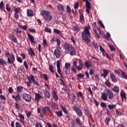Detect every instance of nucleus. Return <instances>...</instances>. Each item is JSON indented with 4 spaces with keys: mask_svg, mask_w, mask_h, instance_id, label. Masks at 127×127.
Instances as JSON below:
<instances>
[{
    "mask_svg": "<svg viewBox=\"0 0 127 127\" xmlns=\"http://www.w3.org/2000/svg\"><path fill=\"white\" fill-rule=\"evenodd\" d=\"M90 29L91 27L90 26H85L84 27V30L81 32L82 40L87 43L91 42V40H90V37H91Z\"/></svg>",
    "mask_w": 127,
    "mask_h": 127,
    "instance_id": "nucleus-1",
    "label": "nucleus"
},
{
    "mask_svg": "<svg viewBox=\"0 0 127 127\" xmlns=\"http://www.w3.org/2000/svg\"><path fill=\"white\" fill-rule=\"evenodd\" d=\"M64 48L67 53H68L71 56L76 55V49L70 44L65 43L64 44Z\"/></svg>",
    "mask_w": 127,
    "mask_h": 127,
    "instance_id": "nucleus-2",
    "label": "nucleus"
},
{
    "mask_svg": "<svg viewBox=\"0 0 127 127\" xmlns=\"http://www.w3.org/2000/svg\"><path fill=\"white\" fill-rule=\"evenodd\" d=\"M51 13L50 12L45 10H42L41 12V14L43 16L45 21H51L52 20V15Z\"/></svg>",
    "mask_w": 127,
    "mask_h": 127,
    "instance_id": "nucleus-3",
    "label": "nucleus"
},
{
    "mask_svg": "<svg viewBox=\"0 0 127 127\" xmlns=\"http://www.w3.org/2000/svg\"><path fill=\"white\" fill-rule=\"evenodd\" d=\"M5 57H6V58H7V61L8 64H13V65H14V61H15V58L13 54L11 53V58H9V56H10V54H9V53L8 52L5 53Z\"/></svg>",
    "mask_w": 127,
    "mask_h": 127,
    "instance_id": "nucleus-4",
    "label": "nucleus"
},
{
    "mask_svg": "<svg viewBox=\"0 0 127 127\" xmlns=\"http://www.w3.org/2000/svg\"><path fill=\"white\" fill-rule=\"evenodd\" d=\"M22 98L27 103H29V102H31L32 97L27 93H24L22 94Z\"/></svg>",
    "mask_w": 127,
    "mask_h": 127,
    "instance_id": "nucleus-5",
    "label": "nucleus"
},
{
    "mask_svg": "<svg viewBox=\"0 0 127 127\" xmlns=\"http://www.w3.org/2000/svg\"><path fill=\"white\" fill-rule=\"evenodd\" d=\"M72 109L78 117H81L83 116V112H82V110H81L79 108L77 107V106H73Z\"/></svg>",
    "mask_w": 127,
    "mask_h": 127,
    "instance_id": "nucleus-6",
    "label": "nucleus"
},
{
    "mask_svg": "<svg viewBox=\"0 0 127 127\" xmlns=\"http://www.w3.org/2000/svg\"><path fill=\"white\" fill-rule=\"evenodd\" d=\"M106 94L109 100H113L114 99V93H113L112 90L107 89L106 91Z\"/></svg>",
    "mask_w": 127,
    "mask_h": 127,
    "instance_id": "nucleus-7",
    "label": "nucleus"
},
{
    "mask_svg": "<svg viewBox=\"0 0 127 127\" xmlns=\"http://www.w3.org/2000/svg\"><path fill=\"white\" fill-rule=\"evenodd\" d=\"M83 1H85V4L86 6V11L87 14L90 13L89 10H91V5H90V2L88 0H82Z\"/></svg>",
    "mask_w": 127,
    "mask_h": 127,
    "instance_id": "nucleus-8",
    "label": "nucleus"
},
{
    "mask_svg": "<svg viewBox=\"0 0 127 127\" xmlns=\"http://www.w3.org/2000/svg\"><path fill=\"white\" fill-rule=\"evenodd\" d=\"M57 8L58 11L60 12V14H63V12L64 11V9H65V6L62 4H58L57 5Z\"/></svg>",
    "mask_w": 127,
    "mask_h": 127,
    "instance_id": "nucleus-9",
    "label": "nucleus"
},
{
    "mask_svg": "<svg viewBox=\"0 0 127 127\" xmlns=\"http://www.w3.org/2000/svg\"><path fill=\"white\" fill-rule=\"evenodd\" d=\"M8 38L11 41L14 42V43H17V39H16V37L14 36L13 34H9L8 35Z\"/></svg>",
    "mask_w": 127,
    "mask_h": 127,
    "instance_id": "nucleus-10",
    "label": "nucleus"
},
{
    "mask_svg": "<svg viewBox=\"0 0 127 127\" xmlns=\"http://www.w3.org/2000/svg\"><path fill=\"white\" fill-rule=\"evenodd\" d=\"M30 80L32 81V83H33L34 85H36V86H40L39 83L36 81V80L34 78V76H33V75H31L30 76Z\"/></svg>",
    "mask_w": 127,
    "mask_h": 127,
    "instance_id": "nucleus-11",
    "label": "nucleus"
},
{
    "mask_svg": "<svg viewBox=\"0 0 127 127\" xmlns=\"http://www.w3.org/2000/svg\"><path fill=\"white\" fill-rule=\"evenodd\" d=\"M54 55H55L56 58H60V55H61V52H60V50L56 49L54 51Z\"/></svg>",
    "mask_w": 127,
    "mask_h": 127,
    "instance_id": "nucleus-12",
    "label": "nucleus"
},
{
    "mask_svg": "<svg viewBox=\"0 0 127 127\" xmlns=\"http://www.w3.org/2000/svg\"><path fill=\"white\" fill-rule=\"evenodd\" d=\"M47 112H49L50 114H52V111H51L50 108L48 107H45L42 109V113H43L44 115H46Z\"/></svg>",
    "mask_w": 127,
    "mask_h": 127,
    "instance_id": "nucleus-13",
    "label": "nucleus"
},
{
    "mask_svg": "<svg viewBox=\"0 0 127 127\" xmlns=\"http://www.w3.org/2000/svg\"><path fill=\"white\" fill-rule=\"evenodd\" d=\"M120 96L122 98V101L124 102V101H126L127 100V94L126 92L124 91H122L121 92Z\"/></svg>",
    "mask_w": 127,
    "mask_h": 127,
    "instance_id": "nucleus-14",
    "label": "nucleus"
},
{
    "mask_svg": "<svg viewBox=\"0 0 127 127\" xmlns=\"http://www.w3.org/2000/svg\"><path fill=\"white\" fill-rule=\"evenodd\" d=\"M110 78L112 80V82H114V83H116V82L118 81L117 78H116V75H115L113 72L110 73Z\"/></svg>",
    "mask_w": 127,
    "mask_h": 127,
    "instance_id": "nucleus-15",
    "label": "nucleus"
},
{
    "mask_svg": "<svg viewBox=\"0 0 127 127\" xmlns=\"http://www.w3.org/2000/svg\"><path fill=\"white\" fill-rule=\"evenodd\" d=\"M12 99H14L15 102H18V101H20L21 98L20 95H19V93H18L16 96H14V95H12Z\"/></svg>",
    "mask_w": 127,
    "mask_h": 127,
    "instance_id": "nucleus-16",
    "label": "nucleus"
},
{
    "mask_svg": "<svg viewBox=\"0 0 127 127\" xmlns=\"http://www.w3.org/2000/svg\"><path fill=\"white\" fill-rule=\"evenodd\" d=\"M28 37L30 40V41L32 43H35V39L34 38V37L31 35H30L29 33H27Z\"/></svg>",
    "mask_w": 127,
    "mask_h": 127,
    "instance_id": "nucleus-17",
    "label": "nucleus"
},
{
    "mask_svg": "<svg viewBox=\"0 0 127 127\" xmlns=\"http://www.w3.org/2000/svg\"><path fill=\"white\" fill-rule=\"evenodd\" d=\"M103 73L101 74V77H104V78H107V76H108V74H109V70H107L106 69H104L103 70Z\"/></svg>",
    "mask_w": 127,
    "mask_h": 127,
    "instance_id": "nucleus-18",
    "label": "nucleus"
},
{
    "mask_svg": "<svg viewBox=\"0 0 127 127\" xmlns=\"http://www.w3.org/2000/svg\"><path fill=\"white\" fill-rule=\"evenodd\" d=\"M76 95L77 97V98H81V100H84L85 99V97H84V96H83V93L81 91H78L76 93Z\"/></svg>",
    "mask_w": 127,
    "mask_h": 127,
    "instance_id": "nucleus-19",
    "label": "nucleus"
},
{
    "mask_svg": "<svg viewBox=\"0 0 127 127\" xmlns=\"http://www.w3.org/2000/svg\"><path fill=\"white\" fill-rule=\"evenodd\" d=\"M84 66L86 68H90L92 66V63L90 61H86L84 63Z\"/></svg>",
    "mask_w": 127,
    "mask_h": 127,
    "instance_id": "nucleus-20",
    "label": "nucleus"
},
{
    "mask_svg": "<svg viewBox=\"0 0 127 127\" xmlns=\"http://www.w3.org/2000/svg\"><path fill=\"white\" fill-rule=\"evenodd\" d=\"M57 71L59 74H61V69L60 68V61H57Z\"/></svg>",
    "mask_w": 127,
    "mask_h": 127,
    "instance_id": "nucleus-21",
    "label": "nucleus"
},
{
    "mask_svg": "<svg viewBox=\"0 0 127 127\" xmlns=\"http://www.w3.org/2000/svg\"><path fill=\"white\" fill-rule=\"evenodd\" d=\"M112 91L118 94H119V92H120V87L119 86H114L112 88Z\"/></svg>",
    "mask_w": 127,
    "mask_h": 127,
    "instance_id": "nucleus-22",
    "label": "nucleus"
},
{
    "mask_svg": "<svg viewBox=\"0 0 127 127\" xmlns=\"http://www.w3.org/2000/svg\"><path fill=\"white\" fill-rule=\"evenodd\" d=\"M84 112H85L86 115L87 116V118L91 119L92 118V114H91V112L88 109H84Z\"/></svg>",
    "mask_w": 127,
    "mask_h": 127,
    "instance_id": "nucleus-23",
    "label": "nucleus"
},
{
    "mask_svg": "<svg viewBox=\"0 0 127 127\" xmlns=\"http://www.w3.org/2000/svg\"><path fill=\"white\" fill-rule=\"evenodd\" d=\"M53 98L55 99V101H58V95H57V93H56V91L54 90L53 92Z\"/></svg>",
    "mask_w": 127,
    "mask_h": 127,
    "instance_id": "nucleus-24",
    "label": "nucleus"
},
{
    "mask_svg": "<svg viewBox=\"0 0 127 127\" xmlns=\"http://www.w3.org/2000/svg\"><path fill=\"white\" fill-rule=\"evenodd\" d=\"M0 9L5 12V8L4 7V4L3 3V1H1L0 2Z\"/></svg>",
    "mask_w": 127,
    "mask_h": 127,
    "instance_id": "nucleus-25",
    "label": "nucleus"
},
{
    "mask_svg": "<svg viewBox=\"0 0 127 127\" xmlns=\"http://www.w3.org/2000/svg\"><path fill=\"white\" fill-rule=\"evenodd\" d=\"M35 101H37L38 102V101H39V100H40L41 99H42V97L41 96V95H40V94H39V93H35Z\"/></svg>",
    "mask_w": 127,
    "mask_h": 127,
    "instance_id": "nucleus-26",
    "label": "nucleus"
},
{
    "mask_svg": "<svg viewBox=\"0 0 127 127\" xmlns=\"http://www.w3.org/2000/svg\"><path fill=\"white\" fill-rule=\"evenodd\" d=\"M44 94L45 98H47V99H50V92H49L48 90H45Z\"/></svg>",
    "mask_w": 127,
    "mask_h": 127,
    "instance_id": "nucleus-27",
    "label": "nucleus"
},
{
    "mask_svg": "<svg viewBox=\"0 0 127 127\" xmlns=\"http://www.w3.org/2000/svg\"><path fill=\"white\" fill-rule=\"evenodd\" d=\"M0 65L2 66H5L7 65V63L3 59H0Z\"/></svg>",
    "mask_w": 127,
    "mask_h": 127,
    "instance_id": "nucleus-28",
    "label": "nucleus"
},
{
    "mask_svg": "<svg viewBox=\"0 0 127 127\" xmlns=\"http://www.w3.org/2000/svg\"><path fill=\"white\" fill-rule=\"evenodd\" d=\"M27 16L31 17V16H33V11L31 9H28L27 10Z\"/></svg>",
    "mask_w": 127,
    "mask_h": 127,
    "instance_id": "nucleus-29",
    "label": "nucleus"
},
{
    "mask_svg": "<svg viewBox=\"0 0 127 127\" xmlns=\"http://www.w3.org/2000/svg\"><path fill=\"white\" fill-rule=\"evenodd\" d=\"M17 89V92L18 93V94H19V93H21V92H22V90L24 89L23 86H18L16 87Z\"/></svg>",
    "mask_w": 127,
    "mask_h": 127,
    "instance_id": "nucleus-30",
    "label": "nucleus"
},
{
    "mask_svg": "<svg viewBox=\"0 0 127 127\" xmlns=\"http://www.w3.org/2000/svg\"><path fill=\"white\" fill-rule=\"evenodd\" d=\"M107 93H103L101 95V99L103 101H107L108 100V97H107Z\"/></svg>",
    "mask_w": 127,
    "mask_h": 127,
    "instance_id": "nucleus-31",
    "label": "nucleus"
},
{
    "mask_svg": "<svg viewBox=\"0 0 127 127\" xmlns=\"http://www.w3.org/2000/svg\"><path fill=\"white\" fill-rule=\"evenodd\" d=\"M27 78L29 81L27 82L26 83V84L27 85V87H28V88H29V87L31 86V83H32V82L31 81V79H30V76H28Z\"/></svg>",
    "mask_w": 127,
    "mask_h": 127,
    "instance_id": "nucleus-32",
    "label": "nucleus"
},
{
    "mask_svg": "<svg viewBox=\"0 0 127 127\" xmlns=\"http://www.w3.org/2000/svg\"><path fill=\"white\" fill-rule=\"evenodd\" d=\"M29 55L31 56V57H33V56H35V53L32 50V48H30V50H29Z\"/></svg>",
    "mask_w": 127,
    "mask_h": 127,
    "instance_id": "nucleus-33",
    "label": "nucleus"
},
{
    "mask_svg": "<svg viewBox=\"0 0 127 127\" xmlns=\"http://www.w3.org/2000/svg\"><path fill=\"white\" fill-rule=\"evenodd\" d=\"M75 124L77 125V126H82V123L81 122V120L80 118H77L75 119Z\"/></svg>",
    "mask_w": 127,
    "mask_h": 127,
    "instance_id": "nucleus-34",
    "label": "nucleus"
},
{
    "mask_svg": "<svg viewBox=\"0 0 127 127\" xmlns=\"http://www.w3.org/2000/svg\"><path fill=\"white\" fill-rule=\"evenodd\" d=\"M80 18H79V20L81 23L83 24L84 22H85V19L84 18V15L83 14H80Z\"/></svg>",
    "mask_w": 127,
    "mask_h": 127,
    "instance_id": "nucleus-35",
    "label": "nucleus"
},
{
    "mask_svg": "<svg viewBox=\"0 0 127 127\" xmlns=\"http://www.w3.org/2000/svg\"><path fill=\"white\" fill-rule=\"evenodd\" d=\"M61 109L62 110L63 112L65 114V115H67L68 114V111L66 110V108L65 107L62 106V104L60 105Z\"/></svg>",
    "mask_w": 127,
    "mask_h": 127,
    "instance_id": "nucleus-36",
    "label": "nucleus"
},
{
    "mask_svg": "<svg viewBox=\"0 0 127 127\" xmlns=\"http://www.w3.org/2000/svg\"><path fill=\"white\" fill-rule=\"evenodd\" d=\"M122 73H121V77L122 78H123L124 79H126V80H127V73L125 72V71L122 70Z\"/></svg>",
    "mask_w": 127,
    "mask_h": 127,
    "instance_id": "nucleus-37",
    "label": "nucleus"
},
{
    "mask_svg": "<svg viewBox=\"0 0 127 127\" xmlns=\"http://www.w3.org/2000/svg\"><path fill=\"white\" fill-rule=\"evenodd\" d=\"M51 107L53 110H56L57 109V105L55 102L52 103Z\"/></svg>",
    "mask_w": 127,
    "mask_h": 127,
    "instance_id": "nucleus-38",
    "label": "nucleus"
},
{
    "mask_svg": "<svg viewBox=\"0 0 127 127\" xmlns=\"http://www.w3.org/2000/svg\"><path fill=\"white\" fill-rule=\"evenodd\" d=\"M55 113L57 115L58 117L61 118V117H63V113H62V111H56Z\"/></svg>",
    "mask_w": 127,
    "mask_h": 127,
    "instance_id": "nucleus-39",
    "label": "nucleus"
},
{
    "mask_svg": "<svg viewBox=\"0 0 127 127\" xmlns=\"http://www.w3.org/2000/svg\"><path fill=\"white\" fill-rule=\"evenodd\" d=\"M54 32L56 33V34H59V35H61V34H62L61 31H59V30L57 29H54Z\"/></svg>",
    "mask_w": 127,
    "mask_h": 127,
    "instance_id": "nucleus-40",
    "label": "nucleus"
},
{
    "mask_svg": "<svg viewBox=\"0 0 127 127\" xmlns=\"http://www.w3.org/2000/svg\"><path fill=\"white\" fill-rule=\"evenodd\" d=\"M14 31L16 32V33H18L19 34H20L22 31L19 29V28H16L14 29Z\"/></svg>",
    "mask_w": 127,
    "mask_h": 127,
    "instance_id": "nucleus-41",
    "label": "nucleus"
},
{
    "mask_svg": "<svg viewBox=\"0 0 127 127\" xmlns=\"http://www.w3.org/2000/svg\"><path fill=\"white\" fill-rule=\"evenodd\" d=\"M110 122H111V119H110L109 118H106L105 121V123L107 126H109Z\"/></svg>",
    "mask_w": 127,
    "mask_h": 127,
    "instance_id": "nucleus-42",
    "label": "nucleus"
},
{
    "mask_svg": "<svg viewBox=\"0 0 127 127\" xmlns=\"http://www.w3.org/2000/svg\"><path fill=\"white\" fill-rule=\"evenodd\" d=\"M70 97H72V100L74 102L75 100H77V98H76V95L74 94V93H71L69 95Z\"/></svg>",
    "mask_w": 127,
    "mask_h": 127,
    "instance_id": "nucleus-43",
    "label": "nucleus"
},
{
    "mask_svg": "<svg viewBox=\"0 0 127 127\" xmlns=\"http://www.w3.org/2000/svg\"><path fill=\"white\" fill-rule=\"evenodd\" d=\"M116 105H111V104H109L108 105V109H109V110H113L114 108H116Z\"/></svg>",
    "mask_w": 127,
    "mask_h": 127,
    "instance_id": "nucleus-44",
    "label": "nucleus"
},
{
    "mask_svg": "<svg viewBox=\"0 0 127 127\" xmlns=\"http://www.w3.org/2000/svg\"><path fill=\"white\" fill-rule=\"evenodd\" d=\"M66 12L67 13H71V7L68 5L66 6Z\"/></svg>",
    "mask_w": 127,
    "mask_h": 127,
    "instance_id": "nucleus-45",
    "label": "nucleus"
},
{
    "mask_svg": "<svg viewBox=\"0 0 127 127\" xmlns=\"http://www.w3.org/2000/svg\"><path fill=\"white\" fill-rule=\"evenodd\" d=\"M6 9L7 11H10V10H11V8H10L9 4H6Z\"/></svg>",
    "mask_w": 127,
    "mask_h": 127,
    "instance_id": "nucleus-46",
    "label": "nucleus"
},
{
    "mask_svg": "<svg viewBox=\"0 0 127 127\" xmlns=\"http://www.w3.org/2000/svg\"><path fill=\"white\" fill-rule=\"evenodd\" d=\"M84 76H85V74H82L81 73H79L78 74H77V77L78 78H79V79H82V78H83V77H84Z\"/></svg>",
    "mask_w": 127,
    "mask_h": 127,
    "instance_id": "nucleus-47",
    "label": "nucleus"
},
{
    "mask_svg": "<svg viewBox=\"0 0 127 127\" xmlns=\"http://www.w3.org/2000/svg\"><path fill=\"white\" fill-rule=\"evenodd\" d=\"M14 11L15 13H18L19 11H20V8H16V7H14Z\"/></svg>",
    "mask_w": 127,
    "mask_h": 127,
    "instance_id": "nucleus-48",
    "label": "nucleus"
},
{
    "mask_svg": "<svg viewBox=\"0 0 127 127\" xmlns=\"http://www.w3.org/2000/svg\"><path fill=\"white\" fill-rule=\"evenodd\" d=\"M80 31V29L79 28V27L78 26H74L73 27V31H76V33L78 32V31Z\"/></svg>",
    "mask_w": 127,
    "mask_h": 127,
    "instance_id": "nucleus-49",
    "label": "nucleus"
},
{
    "mask_svg": "<svg viewBox=\"0 0 127 127\" xmlns=\"http://www.w3.org/2000/svg\"><path fill=\"white\" fill-rule=\"evenodd\" d=\"M56 42H57V46H58V47L59 48H60V44H61V41H60V39H57L56 40Z\"/></svg>",
    "mask_w": 127,
    "mask_h": 127,
    "instance_id": "nucleus-50",
    "label": "nucleus"
},
{
    "mask_svg": "<svg viewBox=\"0 0 127 127\" xmlns=\"http://www.w3.org/2000/svg\"><path fill=\"white\" fill-rule=\"evenodd\" d=\"M92 44H93L95 49H98L99 45H98L97 43H96L95 42H92Z\"/></svg>",
    "mask_w": 127,
    "mask_h": 127,
    "instance_id": "nucleus-51",
    "label": "nucleus"
},
{
    "mask_svg": "<svg viewBox=\"0 0 127 127\" xmlns=\"http://www.w3.org/2000/svg\"><path fill=\"white\" fill-rule=\"evenodd\" d=\"M49 69L50 72H51V73H54V69H53V65H49Z\"/></svg>",
    "mask_w": 127,
    "mask_h": 127,
    "instance_id": "nucleus-52",
    "label": "nucleus"
},
{
    "mask_svg": "<svg viewBox=\"0 0 127 127\" xmlns=\"http://www.w3.org/2000/svg\"><path fill=\"white\" fill-rule=\"evenodd\" d=\"M111 37V35H110V33H107V35L104 36L105 39H106V40H109V38Z\"/></svg>",
    "mask_w": 127,
    "mask_h": 127,
    "instance_id": "nucleus-53",
    "label": "nucleus"
},
{
    "mask_svg": "<svg viewBox=\"0 0 127 127\" xmlns=\"http://www.w3.org/2000/svg\"><path fill=\"white\" fill-rule=\"evenodd\" d=\"M71 66V64L68 63H66L65 64V69H69V67Z\"/></svg>",
    "mask_w": 127,
    "mask_h": 127,
    "instance_id": "nucleus-54",
    "label": "nucleus"
},
{
    "mask_svg": "<svg viewBox=\"0 0 127 127\" xmlns=\"http://www.w3.org/2000/svg\"><path fill=\"white\" fill-rule=\"evenodd\" d=\"M100 106L101 108H103V109H104V108H107V105H106V103H105L104 102H101L100 104Z\"/></svg>",
    "mask_w": 127,
    "mask_h": 127,
    "instance_id": "nucleus-55",
    "label": "nucleus"
},
{
    "mask_svg": "<svg viewBox=\"0 0 127 127\" xmlns=\"http://www.w3.org/2000/svg\"><path fill=\"white\" fill-rule=\"evenodd\" d=\"M18 118H20V120H24V116L20 114V113H18Z\"/></svg>",
    "mask_w": 127,
    "mask_h": 127,
    "instance_id": "nucleus-56",
    "label": "nucleus"
},
{
    "mask_svg": "<svg viewBox=\"0 0 127 127\" xmlns=\"http://www.w3.org/2000/svg\"><path fill=\"white\" fill-rule=\"evenodd\" d=\"M94 32L95 34V36L97 37V39H100V35H99V33L97 32V31L96 30H94Z\"/></svg>",
    "mask_w": 127,
    "mask_h": 127,
    "instance_id": "nucleus-57",
    "label": "nucleus"
},
{
    "mask_svg": "<svg viewBox=\"0 0 127 127\" xmlns=\"http://www.w3.org/2000/svg\"><path fill=\"white\" fill-rule=\"evenodd\" d=\"M105 84L108 87H111V82H110V81H109V80H106L105 82Z\"/></svg>",
    "mask_w": 127,
    "mask_h": 127,
    "instance_id": "nucleus-58",
    "label": "nucleus"
},
{
    "mask_svg": "<svg viewBox=\"0 0 127 127\" xmlns=\"http://www.w3.org/2000/svg\"><path fill=\"white\" fill-rule=\"evenodd\" d=\"M78 66L81 67V68L84 67V64H83V62L81 60H79Z\"/></svg>",
    "mask_w": 127,
    "mask_h": 127,
    "instance_id": "nucleus-59",
    "label": "nucleus"
},
{
    "mask_svg": "<svg viewBox=\"0 0 127 127\" xmlns=\"http://www.w3.org/2000/svg\"><path fill=\"white\" fill-rule=\"evenodd\" d=\"M14 17L16 19H18V18H19V15H18V13H14Z\"/></svg>",
    "mask_w": 127,
    "mask_h": 127,
    "instance_id": "nucleus-60",
    "label": "nucleus"
},
{
    "mask_svg": "<svg viewBox=\"0 0 127 127\" xmlns=\"http://www.w3.org/2000/svg\"><path fill=\"white\" fill-rule=\"evenodd\" d=\"M45 30L46 32H49V33H51V29L48 28V27H45Z\"/></svg>",
    "mask_w": 127,
    "mask_h": 127,
    "instance_id": "nucleus-61",
    "label": "nucleus"
},
{
    "mask_svg": "<svg viewBox=\"0 0 127 127\" xmlns=\"http://www.w3.org/2000/svg\"><path fill=\"white\" fill-rule=\"evenodd\" d=\"M109 47L111 51H115V47H114V46L110 45Z\"/></svg>",
    "mask_w": 127,
    "mask_h": 127,
    "instance_id": "nucleus-62",
    "label": "nucleus"
},
{
    "mask_svg": "<svg viewBox=\"0 0 127 127\" xmlns=\"http://www.w3.org/2000/svg\"><path fill=\"white\" fill-rule=\"evenodd\" d=\"M16 59L17 61L19 62V63H21L22 62V60L21 59V58L17 57Z\"/></svg>",
    "mask_w": 127,
    "mask_h": 127,
    "instance_id": "nucleus-63",
    "label": "nucleus"
},
{
    "mask_svg": "<svg viewBox=\"0 0 127 127\" xmlns=\"http://www.w3.org/2000/svg\"><path fill=\"white\" fill-rule=\"evenodd\" d=\"M71 127H76V123H75V121H72V122L71 123Z\"/></svg>",
    "mask_w": 127,
    "mask_h": 127,
    "instance_id": "nucleus-64",
    "label": "nucleus"
}]
</instances>
